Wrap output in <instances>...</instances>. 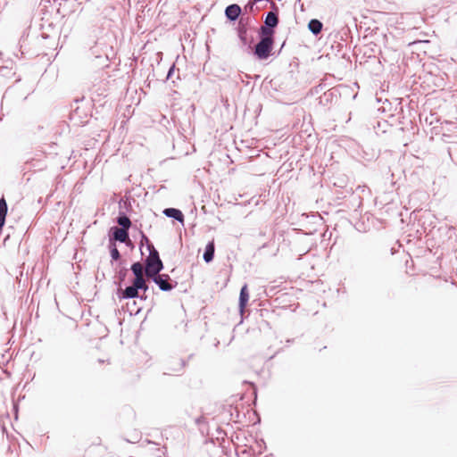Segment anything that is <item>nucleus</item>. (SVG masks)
<instances>
[{"label":"nucleus","mask_w":457,"mask_h":457,"mask_svg":"<svg viewBox=\"0 0 457 457\" xmlns=\"http://www.w3.org/2000/svg\"><path fill=\"white\" fill-rule=\"evenodd\" d=\"M308 28L313 34L317 35L322 29V23L320 21L313 19L309 22Z\"/></svg>","instance_id":"nucleus-12"},{"label":"nucleus","mask_w":457,"mask_h":457,"mask_svg":"<svg viewBox=\"0 0 457 457\" xmlns=\"http://www.w3.org/2000/svg\"><path fill=\"white\" fill-rule=\"evenodd\" d=\"M154 281L159 286V287L163 291H169L172 288V285L169 282L170 277L165 274L159 275V273L155 276L152 277Z\"/></svg>","instance_id":"nucleus-4"},{"label":"nucleus","mask_w":457,"mask_h":457,"mask_svg":"<svg viewBox=\"0 0 457 457\" xmlns=\"http://www.w3.org/2000/svg\"><path fill=\"white\" fill-rule=\"evenodd\" d=\"M149 255L145 260V275L148 278L157 275L163 268L162 262L154 245H149Z\"/></svg>","instance_id":"nucleus-2"},{"label":"nucleus","mask_w":457,"mask_h":457,"mask_svg":"<svg viewBox=\"0 0 457 457\" xmlns=\"http://www.w3.org/2000/svg\"><path fill=\"white\" fill-rule=\"evenodd\" d=\"M163 213L170 218H174L177 220L182 221L183 220V214L182 212L175 208H167L163 211Z\"/></svg>","instance_id":"nucleus-9"},{"label":"nucleus","mask_w":457,"mask_h":457,"mask_svg":"<svg viewBox=\"0 0 457 457\" xmlns=\"http://www.w3.org/2000/svg\"><path fill=\"white\" fill-rule=\"evenodd\" d=\"M225 13L229 20L235 21L240 15L241 8L237 4H230L226 8Z\"/></svg>","instance_id":"nucleus-6"},{"label":"nucleus","mask_w":457,"mask_h":457,"mask_svg":"<svg viewBox=\"0 0 457 457\" xmlns=\"http://www.w3.org/2000/svg\"><path fill=\"white\" fill-rule=\"evenodd\" d=\"M249 300V292L247 288V285L243 286V287L240 290V295H239V307L241 312L244 311L245 308L247 303Z\"/></svg>","instance_id":"nucleus-7"},{"label":"nucleus","mask_w":457,"mask_h":457,"mask_svg":"<svg viewBox=\"0 0 457 457\" xmlns=\"http://www.w3.org/2000/svg\"><path fill=\"white\" fill-rule=\"evenodd\" d=\"M262 40L255 46V54L260 59H267L271 52L273 45V33L271 29L262 27Z\"/></svg>","instance_id":"nucleus-1"},{"label":"nucleus","mask_w":457,"mask_h":457,"mask_svg":"<svg viewBox=\"0 0 457 457\" xmlns=\"http://www.w3.org/2000/svg\"><path fill=\"white\" fill-rule=\"evenodd\" d=\"M7 214V204L4 198L0 199V228H2L5 221Z\"/></svg>","instance_id":"nucleus-11"},{"label":"nucleus","mask_w":457,"mask_h":457,"mask_svg":"<svg viewBox=\"0 0 457 457\" xmlns=\"http://www.w3.org/2000/svg\"><path fill=\"white\" fill-rule=\"evenodd\" d=\"M278 19L275 12H270L265 19V24L266 28L269 27V29L274 28L278 25Z\"/></svg>","instance_id":"nucleus-10"},{"label":"nucleus","mask_w":457,"mask_h":457,"mask_svg":"<svg viewBox=\"0 0 457 457\" xmlns=\"http://www.w3.org/2000/svg\"><path fill=\"white\" fill-rule=\"evenodd\" d=\"M131 270L135 275V278L133 281H135L137 284H146L145 279L144 278V267L140 262L133 263L131 266Z\"/></svg>","instance_id":"nucleus-5"},{"label":"nucleus","mask_w":457,"mask_h":457,"mask_svg":"<svg viewBox=\"0 0 457 457\" xmlns=\"http://www.w3.org/2000/svg\"><path fill=\"white\" fill-rule=\"evenodd\" d=\"M117 221H118V224L122 227L121 228H125L127 230L131 226V221L127 216L119 217Z\"/></svg>","instance_id":"nucleus-14"},{"label":"nucleus","mask_w":457,"mask_h":457,"mask_svg":"<svg viewBox=\"0 0 457 457\" xmlns=\"http://www.w3.org/2000/svg\"><path fill=\"white\" fill-rule=\"evenodd\" d=\"M111 256H112V260H115V261L119 260L120 257V252L117 249L115 244L112 245V247L111 249Z\"/></svg>","instance_id":"nucleus-15"},{"label":"nucleus","mask_w":457,"mask_h":457,"mask_svg":"<svg viewBox=\"0 0 457 457\" xmlns=\"http://www.w3.org/2000/svg\"><path fill=\"white\" fill-rule=\"evenodd\" d=\"M173 71H174V67H171V68L170 69V71H169V73H168L167 78L171 77V75H172V73H173Z\"/></svg>","instance_id":"nucleus-16"},{"label":"nucleus","mask_w":457,"mask_h":457,"mask_svg":"<svg viewBox=\"0 0 457 457\" xmlns=\"http://www.w3.org/2000/svg\"><path fill=\"white\" fill-rule=\"evenodd\" d=\"M214 254V244L213 242L209 243L206 245L205 252L204 253V259L205 262H209L212 260Z\"/></svg>","instance_id":"nucleus-13"},{"label":"nucleus","mask_w":457,"mask_h":457,"mask_svg":"<svg viewBox=\"0 0 457 457\" xmlns=\"http://www.w3.org/2000/svg\"><path fill=\"white\" fill-rule=\"evenodd\" d=\"M113 237L115 240H118L121 243L127 242V240H129V234L127 229L115 228V230L113 232Z\"/></svg>","instance_id":"nucleus-8"},{"label":"nucleus","mask_w":457,"mask_h":457,"mask_svg":"<svg viewBox=\"0 0 457 457\" xmlns=\"http://www.w3.org/2000/svg\"><path fill=\"white\" fill-rule=\"evenodd\" d=\"M142 289L144 293H145L148 289V287L146 284H141V283H136L135 281L132 282V285L129 287H127L122 291V297L123 298H135L138 297L139 294L138 291Z\"/></svg>","instance_id":"nucleus-3"}]
</instances>
